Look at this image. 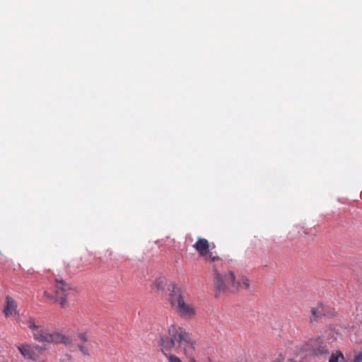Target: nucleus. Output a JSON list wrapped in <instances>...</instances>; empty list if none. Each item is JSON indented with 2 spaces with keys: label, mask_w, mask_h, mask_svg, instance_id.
Segmentation results:
<instances>
[{
  "label": "nucleus",
  "mask_w": 362,
  "mask_h": 362,
  "mask_svg": "<svg viewBox=\"0 0 362 362\" xmlns=\"http://www.w3.org/2000/svg\"><path fill=\"white\" fill-rule=\"evenodd\" d=\"M169 300L171 305L180 316L191 317L195 315L194 307L185 301L182 288L175 284L171 285Z\"/></svg>",
  "instance_id": "obj_3"
},
{
  "label": "nucleus",
  "mask_w": 362,
  "mask_h": 362,
  "mask_svg": "<svg viewBox=\"0 0 362 362\" xmlns=\"http://www.w3.org/2000/svg\"><path fill=\"white\" fill-rule=\"evenodd\" d=\"M344 355L340 351H337L335 354H332L330 356L329 362H344ZM362 361V351L358 353L354 358L353 362H360Z\"/></svg>",
  "instance_id": "obj_12"
},
{
  "label": "nucleus",
  "mask_w": 362,
  "mask_h": 362,
  "mask_svg": "<svg viewBox=\"0 0 362 362\" xmlns=\"http://www.w3.org/2000/svg\"><path fill=\"white\" fill-rule=\"evenodd\" d=\"M273 362H281V359L280 358H278L277 361H274Z\"/></svg>",
  "instance_id": "obj_18"
},
{
  "label": "nucleus",
  "mask_w": 362,
  "mask_h": 362,
  "mask_svg": "<svg viewBox=\"0 0 362 362\" xmlns=\"http://www.w3.org/2000/svg\"><path fill=\"white\" fill-rule=\"evenodd\" d=\"M164 279L162 277L158 278L154 282V286L158 290L163 289Z\"/></svg>",
  "instance_id": "obj_13"
},
{
  "label": "nucleus",
  "mask_w": 362,
  "mask_h": 362,
  "mask_svg": "<svg viewBox=\"0 0 362 362\" xmlns=\"http://www.w3.org/2000/svg\"><path fill=\"white\" fill-rule=\"evenodd\" d=\"M45 296L48 297V298L50 297L49 294L47 291H45Z\"/></svg>",
  "instance_id": "obj_17"
},
{
  "label": "nucleus",
  "mask_w": 362,
  "mask_h": 362,
  "mask_svg": "<svg viewBox=\"0 0 362 362\" xmlns=\"http://www.w3.org/2000/svg\"><path fill=\"white\" fill-rule=\"evenodd\" d=\"M176 344L184 351L186 355H193L195 343L189 334L182 328L171 325L168 329V336L161 337L159 344L168 362H182L177 356L168 353L175 347Z\"/></svg>",
  "instance_id": "obj_1"
},
{
  "label": "nucleus",
  "mask_w": 362,
  "mask_h": 362,
  "mask_svg": "<svg viewBox=\"0 0 362 362\" xmlns=\"http://www.w3.org/2000/svg\"><path fill=\"white\" fill-rule=\"evenodd\" d=\"M308 349L311 350L314 354H327L328 349L320 338L311 339L307 344Z\"/></svg>",
  "instance_id": "obj_9"
},
{
  "label": "nucleus",
  "mask_w": 362,
  "mask_h": 362,
  "mask_svg": "<svg viewBox=\"0 0 362 362\" xmlns=\"http://www.w3.org/2000/svg\"><path fill=\"white\" fill-rule=\"evenodd\" d=\"M78 338L79 339L80 342L77 344H75L76 350L79 349L85 356H90L93 349V341L85 333H79L78 334Z\"/></svg>",
  "instance_id": "obj_8"
},
{
  "label": "nucleus",
  "mask_w": 362,
  "mask_h": 362,
  "mask_svg": "<svg viewBox=\"0 0 362 362\" xmlns=\"http://www.w3.org/2000/svg\"><path fill=\"white\" fill-rule=\"evenodd\" d=\"M214 284L216 289V297H218L226 291V274L224 272L218 269V266H214Z\"/></svg>",
  "instance_id": "obj_7"
},
{
  "label": "nucleus",
  "mask_w": 362,
  "mask_h": 362,
  "mask_svg": "<svg viewBox=\"0 0 362 362\" xmlns=\"http://www.w3.org/2000/svg\"><path fill=\"white\" fill-rule=\"evenodd\" d=\"M71 289V286L66 281L56 279L57 300L59 303L62 308H64L66 305V297Z\"/></svg>",
  "instance_id": "obj_5"
},
{
  "label": "nucleus",
  "mask_w": 362,
  "mask_h": 362,
  "mask_svg": "<svg viewBox=\"0 0 362 362\" xmlns=\"http://www.w3.org/2000/svg\"><path fill=\"white\" fill-rule=\"evenodd\" d=\"M6 305L4 308V313L6 317L17 314V303L11 296H6Z\"/></svg>",
  "instance_id": "obj_11"
},
{
  "label": "nucleus",
  "mask_w": 362,
  "mask_h": 362,
  "mask_svg": "<svg viewBox=\"0 0 362 362\" xmlns=\"http://www.w3.org/2000/svg\"><path fill=\"white\" fill-rule=\"evenodd\" d=\"M18 349L21 355L26 360L36 361L38 358V354L43 349L42 346L33 344H24L18 346Z\"/></svg>",
  "instance_id": "obj_6"
},
{
  "label": "nucleus",
  "mask_w": 362,
  "mask_h": 362,
  "mask_svg": "<svg viewBox=\"0 0 362 362\" xmlns=\"http://www.w3.org/2000/svg\"><path fill=\"white\" fill-rule=\"evenodd\" d=\"M206 257V261L209 262H214L216 260H218L219 258L218 256H215L212 253H211L210 252H209V254L205 256Z\"/></svg>",
  "instance_id": "obj_15"
},
{
  "label": "nucleus",
  "mask_w": 362,
  "mask_h": 362,
  "mask_svg": "<svg viewBox=\"0 0 362 362\" xmlns=\"http://www.w3.org/2000/svg\"><path fill=\"white\" fill-rule=\"evenodd\" d=\"M250 288V281L242 274L230 272L228 276V292L236 293Z\"/></svg>",
  "instance_id": "obj_4"
},
{
  "label": "nucleus",
  "mask_w": 362,
  "mask_h": 362,
  "mask_svg": "<svg viewBox=\"0 0 362 362\" xmlns=\"http://www.w3.org/2000/svg\"><path fill=\"white\" fill-rule=\"evenodd\" d=\"M193 247L202 257L206 256L210 250L209 241L201 237L198 238L197 241L193 245Z\"/></svg>",
  "instance_id": "obj_10"
},
{
  "label": "nucleus",
  "mask_w": 362,
  "mask_h": 362,
  "mask_svg": "<svg viewBox=\"0 0 362 362\" xmlns=\"http://www.w3.org/2000/svg\"><path fill=\"white\" fill-rule=\"evenodd\" d=\"M23 323L26 325L31 330L33 339L38 341L47 344H64L70 351H76V346L73 340L68 336L64 335L60 332H48L47 329L42 325H37L35 318L29 317Z\"/></svg>",
  "instance_id": "obj_2"
},
{
  "label": "nucleus",
  "mask_w": 362,
  "mask_h": 362,
  "mask_svg": "<svg viewBox=\"0 0 362 362\" xmlns=\"http://www.w3.org/2000/svg\"><path fill=\"white\" fill-rule=\"evenodd\" d=\"M189 356V362H197L195 358L192 356V355H188Z\"/></svg>",
  "instance_id": "obj_16"
},
{
  "label": "nucleus",
  "mask_w": 362,
  "mask_h": 362,
  "mask_svg": "<svg viewBox=\"0 0 362 362\" xmlns=\"http://www.w3.org/2000/svg\"><path fill=\"white\" fill-rule=\"evenodd\" d=\"M312 315L313 318H317L319 316L322 315V307L313 308L312 309Z\"/></svg>",
  "instance_id": "obj_14"
}]
</instances>
